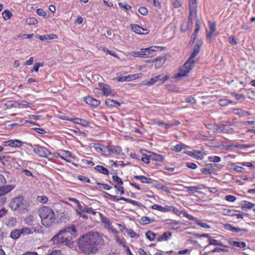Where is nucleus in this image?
<instances>
[{
	"label": "nucleus",
	"instance_id": "nucleus-1",
	"mask_svg": "<svg viewBox=\"0 0 255 255\" xmlns=\"http://www.w3.org/2000/svg\"><path fill=\"white\" fill-rule=\"evenodd\" d=\"M110 239L98 232H89L79 239V250L85 254H96L103 246L107 245Z\"/></svg>",
	"mask_w": 255,
	"mask_h": 255
},
{
	"label": "nucleus",
	"instance_id": "nucleus-2",
	"mask_svg": "<svg viewBox=\"0 0 255 255\" xmlns=\"http://www.w3.org/2000/svg\"><path fill=\"white\" fill-rule=\"evenodd\" d=\"M76 232V230L74 226L66 227L59 231L51 241L57 245H64L72 248L74 244L73 236H75Z\"/></svg>",
	"mask_w": 255,
	"mask_h": 255
},
{
	"label": "nucleus",
	"instance_id": "nucleus-3",
	"mask_svg": "<svg viewBox=\"0 0 255 255\" xmlns=\"http://www.w3.org/2000/svg\"><path fill=\"white\" fill-rule=\"evenodd\" d=\"M39 215L42 225L45 227H50L55 222V214L49 207H43L39 210Z\"/></svg>",
	"mask_w": 255,
	"mask_h": 255
},
{
	"label": "nucleus",
	"instance_id": "nucleus-4",
	"mask_svg": "<svg viewBox=\"0 0 255 255\" xmlns=\"http://www.w3.org/2000/svg\"><path fill=\"white\" fill-rule=\"evenodd\" d=\"M194 66L195 61L194 59L189 58L181 68L179 72L175 76V78L179 79L181 77L187 76Z\"/></svg>",
	"mask_w": 255,
	"mask_h": 255
},
{
	"label": "nucleus",
	"instance_id": "nucleus-5",
	"mask_svg": "<svg viewBox=\"0 0 255 255\" xmlns=\"http://www.w3.org/2000/svg\"><path fill=\"white\" fill-rule=\"evenodd\" d=\"M9 207L12 210L16 211L17 210H22L25 208L23 203V199L21 196L17 197L14 198L9 204Z\"/></svg>",
	"mask_w": 255,
	"mask_h": 255
},
{
	"label": "nucleus",
	"instance_id": "nucleus-6",
	"mask_svg": "<svg viewBox=\"0 0 255 255\" xmlns=\"http://www.w3.org/2000/svg\"><path fill=\"white\" fill-rule=\"evenodd\" d=\"M33 151L35 153L43 157H47V155L50 153L46 148L40 146L35 147Z\"/></svg>",
	"mask_w": 255,
	"mask_h": 255
},
{
	"label": "nucleus",
	"instance_id": "nucleus-7",
	"mask_svg": "<svg viewBox=\"0 0 255 255\" xmlns=\"http://www.w3.org/2000/svg\"><path fill=\"white\" fill-rule=\"evenodd\" d=\"M165 226L171 229H178L181 228L182 223L176 221H171L165 223Z\"/></svg>",
	"mask_w": 255,
	"mask_h": 255
},
{
	"label": "nucleus",
	"instance_id": "nucleus-8",
	"mask_svg": "<svg viewBox=\"0 0 255 255\" xmlns=\"http://www.w3.org/2000/svg\"><path fill=\"white\" fill-rule=\"evenodd\" d=\"M202 42L198 40L195 44L193 48V52L192 53L190 59H194V57L199 53Z\"/></svg>",
	"mask_w": 255,
	"mask_h": 255
},
{
	"label": "nucleus",
	"instance_id": "nucleus-9",
	"mask_svg": "<svg viewBox=\"0 0 255 255\" xmlns=\"http://www.w3.org/2000/svg\"><path fill=\"white\" fill-rule=\"evenodd\" d=\"M85 102L88 105H91L93 107H97L100 104V102L99 101L92 98L90 96H88L85 98Z\"/></svg>",
	"mask_w": 255,
	"mask_h": 255
},
{
	"label": "nucleus",
	"instance_id": "nucleus-10",
	"mask_svg": "<svg viewBox=\"0 0 255 255\" xmlns=\"http://www.w3.org/2000/svg\"><path fill=\"white\" fill-rule=\"evenodd\" d=\"M205 127L207 128L211 129L214 132H223L224 129L217 125L206 124Z\"/></svg>",
	"mask_w": 255,
	"mask_h": 255
},
{
	"label": "nucleus",
	"instance_id": "nucleus-11",
	"mask_svg": "<svg viewBox=\"0 0 255 255\" xmlns=\"http://www.w3.org/2000/svg\"><path fill=\"white\" fill-rule=\"evenodd\" d=\"M100 215L102 222L105 224V227L109 230H113V227L111 225V223L110 220L107 217H104L101 214L98 213Z\"/></svg>",
	"mask_w": 255,
	"mask_h": 255
},
{
	"label": "nucleus",
	"instance_id": "nucleus-12",
	"mask_svg": "<svg viewBox=\"0 0 255 255\" xmlns=\"http://www.w3.org/2000/svg\"><path fill=\"white\" fill-rule=\"evenodd\" d=\"M165 57H158L155 59V68L156 69L160 68L166 61Z\"/></svg>",
	"mask_w": 255,
	"mask_h": 255
},
{
	"label": "nucleus",
	"instance_id": "nucleus-13",
	"mask_svg": "<svg viewBox=\"0 0 255 255\" xmlns=\"http://www.w3.org/2000/svg\"><path fill=\"white\" fill-rule=\"evenodd\" d=\"M190 7V13L191 15L192 13H194L196 14L197 10V0H191L189 3Z\"/></svg>",
	"mask_w": 255,
	"mask_h": 255
},
{
	"label": "nucleus",
	"instance_id": "nucleus-14",
	"mask_svg": "<svg viewBox=\"0 0 255 255\" xmlns=\"http://www.w3.org/2000/svg\"><path fill=\"white\" fill-rule=\"evenodd\" d=\"M13 188V186L11 185H6L5 186H2L0 188V196L4 195L9 191H10Z\"/></svg>",
	"mask_w": 255,
	"mask_h": 255
},
{
	"label": "nucleus",
	"instance_id": "nucleus-15",
	"mask_svg": "<svg viewBox=\"0 0 255 255\" xmlns=\"http://www.w3.org/2000/svg\"><path fill=\"white\" fill-rule=\"evenodd\" d=\"M57 37V36L56 34H51L47 35H38L37 36V38L39 39L41 41L56 39Z\"/></svg>",
	"mask_w": 255,
	"mask_h": 255
},
{
	"label": "nucleus",
	"instance_id": "nucleus-16",
	"mask_svg": "<svg viewBox=\"0 0 255 255\" xmlns=\"http://www.w3.org/2000/svg\"><path fill=\"white\" fill-rule=\"evenodd\" d=\"M149 157L152 160L158 162H162L164 159L162 155L155 153H152V154L150 155Z\"/></svg>",
	"mask_w": 255,
	"mask_h": 255
},
{
	"label": "nucleus",
	"instance_id": "nucleus-17",
	"mask_svg": "<svg viewBox=\"0 0 255 255\" xmlns=\"http://www.w3.org/2000/svg\"><path fill=\"white\" fill-rule=\"evenodd\" d=\"M134 178L137 179H138L141 181L142 183H149L150 184L152 183V179L150 178H147L144 176H134Z\"/></svg>",
	"mask_w": 255,
	"mask_h": 255
},
{
	"label": "nucleus",
	"instance_id": "nucleus-18",
	"mask_svg": "<svg viewBox=\"0 0 255 255\" xmlns=\"http://www.w3.org/2000/svg\"><path fill=\"white\" fill-rule=\"evenodd\" d=\"M250 147L249 145L240 144V154L246 155L247 153H251L248 148Z\"/></svg>",
	"mask_w": 255,
	"mask_h": 255
},
{
	"label": "nucleus",
	"instance_id": "nucleus-19",
	"mask_svg": "<svg viewBox=\"0 0 255 255\" xmlns=\"http://www.w3.org/2000/svg\"><path fill=\"white\" fill-rule=\"evenodd\" d=\"M95 187L99 189H104L106 190H109L111 188L108 184H102L99 182H96L94 185Z\"/></svg>",
	"mask_w": 255,
	"mask_h": 255
},
{
	"label": "nucleus",
	"instance_id": "nucleus-20",
	"mask_svg": "<svg viewBox=\"0 0 255 255\" xmlns=\"http://www.w3.org/2000/svg\"><path fill=\"white\" fill-rule=\"evenodd\" d=\"M120 199L121 200L125 201L128 203L132 204V205H137L138 207H141L142 206L141 203H140L136 201H134V200H131L130 199H128V198H126L122 197L120 198Z\"/></svg>",
	"mask_w": 255,
	"mask_h": 255
},
{
	"label": "nucleus",
	"instance_id": "nucleus-21",
	"mask_svg": "<svg viewBox=\"0 0 255 255\" xmlns=\"http://www.w3.org/2000/svg\"><path fill=\"white\" fill-rule=\"evenodd\" d=\"M21 235L20 229H15L12 231L10 234V237L13 239H18Z\"/></svg>",
	"mask_w": 255,
	"mask_h": 255
},
{
	"label": "nucleus",
	"instance_id": "nucleus-22",
	"mask_svg": "<svg viewBox=\"0 0 255 255\" xmlns=\"http://www.w3.org/2000/svg\"><path fill=\"white\" fill-rule=\"evenodd\" d=\"M16 223V221L15 218L12 217L8 218L5 221V224L9 227H13L15 225Z\"/></svg>",
	"mask_w": 255,
	"mask_h": 255
},
{
	"label": "nucleus",
	"instance_id": "nucleus-23",
	"mask_svg": "<svg viewBox=\"0 0 255 255\" xmlns=\"http://www.w3.org/2000/svg\"><path fill=\"white\" fill-rule=\"evenodd\" d=\"M172 236V233L170 232H165L160 237L157 239L158 241H162L163 240L167 241L169 237Z\"/></svg>",
	"mask_w": 255,
	"mask_h": 255
},
{
	"label": "nucleus",
	"instance_id": "nucleus-24",
	"mask_svg": "<svg viewBox=\"0 0 255 255\" xmlns=\"http://www.w3.org/2000/svg\"><path fill=\"white\" fill-rule=\"evenodd\" d=\"M95 169L98 171L99 172L102 173L103 174H104L105 175L109 174V171L108 169L102 166L97 165L95 167Z\"/></svg>",
	"mask_w": 255,
	"mask_h": 255
},
{
	"label": "nucleus",
	"instance_id": "nucleus-25",
	"mask_svg": "<svg viewBox=\"0 0 255 255\" xmlns=\"http://www.w3.org/2000/svg\"><path fill=\"white\" fill-rule=\"evenodd\" d=\"M101 90H102V92L105 95H110L111 94V88L107 85H104V86L102 88Z\"/></svg>",
	"mask_w": 255,
	"mask_h": 255
},
{
	"label": "nucleus",
	"instance_id": "nucleus-26",
	"mask_svg": "<svg viewBox=\"0 0 255 255\" xmlns=\"http://www.w3.org/2000/svg\"><path fill=\"white\" fill-rule=\"evenodd\" d=\"M22 144V142L18 140H10V146L11 147H20Z\"/></svg>",
	"mask_w": 255,
	"mask_h": 255
},
{
	"label": "nucleus",
	"instance_id": "nucleus-27",
	"mask_svg": "<svg viewBox=\"0 0 255 255\" xmlns=\"http://www.w3.org/2000/svg\"><path fill=\"white\" fill-rule=\"evenodd\" d=\"M2 15V17L4 19L8 20L11 18V17L12 16V14L9 10H5L3 12Z\"/></svg>",
	"mask_w": 255,
	"mask_h": 255
},
{
	"label": "nucleus",
	"instance_id": "nucleus-28",
	"mask_svg": "<svg viewBox=\"0 0 255 255\" xmlns=\"http://www.w3.org/2000/svg\"><path fill=\"white\" fill-rule=\"evenodd\" d=\"M245 202L246 203V204L245 205H243V206L242 207V209L245 211H246L247 209H248L253 208L255 205L254 204H253L250 202L245 201Z\"/></svg>",
	"mask_w": 255,
	"mask_h": 255
},
{
	"label": "nucleus",
	"instance_id": "nucleus-29",
	"mask_svg": "<svg viewBox=\"0 0 255 255\" xmlns=\"http://www.w3.org/2000/svg\"><path fill=\"white\" fill-rule=\"evenodd\" d=\"M156 234L153 233L150 231H148L146 233V238L151 241H152L154 240Z\"/></svg>",
	"mask_w": 255,
	"mask_h": 255
},
{
	"label": "nucleus",
	"instance_id": "nucleus-30",
	"mask_svg": "<svg viewBox=\"0 0 255 255\" xmlns=\"http://www.w3.org/2000/svg\"><path fill=\"white\" fill-rule=\"evenodd\" d=\"M25 22L28 25H34L36 24L38 21L34 17H29L26 19Z\"/></svg>",
	"mask_w": 255,
	"mask_h": 255
},
{
	"label": "nucleus",
	"instance_id": "nucleus-31",
	"mask_svg": "<svg viewBox=\"0 0 255 255\" xmlns=\"http://www.w3.org/2000/svg\"><path fill=\"white\" fill-rule=\"evenodd\" d=\"M20 231L21 235H22L23 236H26L32 234L31 230L30 229L27 228L20 229Z\"/></svg>",
	"mask_w": 255,
	"mask_h": 255
},
{
	"label": "nucleus",
	"instance_id": "nucleus-32",
	"mask_svg": "<svg viewBox=\"0 0 255 255\" xmlns=\"http://www.w3.org/2000/svg\"><path fill=\"white\" fill-rule=\"evenodd\" d=\"M153 221V220H151L149 218L144 216L141 218L140 223L143 224H147L151 223Z\"/></svg>",
	"mask_w": 255,
	"mask_h": 255
},
{
	"label": "nucleus",
	"instance_id": "nucleus-33",
	"mask_svg": "<svg viewBox=\"0 0 255 255\" xmlns=\"http://www.w3.org/2000/svg\"><path fill=\"white\" fill-rule=\"evenodd\" d=\"M155 48H158L160 49L161 50H162L165 49V47L161 46H150L148 48H145V50L147 51L149 55L150 54V51H154L155 50Z\"/></svg>",
	"mask_w": 255,
	"mask_h": 255
},
{
	"label": "nucleus",
	"instance_id": "nucleus-34",
	"mask_svg": "<svg viewBox=\"0 0 255 255\" xmlns=\"http://www.w3.org/2000/svg\"><path fill=\"white\" fill-rule=\"evenodd\" d=\"M186 153L190 156H193L196 159H201L202 157L199 155L200 152L198 153H195L192 151H187Z\"/></svg>",
	"mask_w": 255,
	"mask_h": 255
},
{
	"label": "nucleus",
	"instance_id": "nucleus-35",
	"mask_svg": "<svg viewBox=\"0 0 255 255\" xmlns=\"http://www.w3.org/2000/svg\"><path fill=\"white\" fill-rule=\"evenodd\" d=\"M186 189H187V191L189 192H191L189 193V194H191V193H193L194 192H197V190L199 189V187L196 186H190V187H185Z\"/></svg>",
	"mask_w": 255,
	"mask_h": 255
},
{
	"label": "nucleus",
	"instance_id": "nucleus-36",
	"mask_svg": "<svg viewBox=\"0 0 255 255\" xmlns=\"http://www.w3.org/2000/svg\"><path fill=\"white\" fill-rule=\"evenodd\" d=\"M77 208H76V209H78L79 211H80L81 212H85V209H86V208L87 207V206L86 205H85L84 204H80V202H79L77 204Z\"/></svg>",
	"mask_w": 255,
	"mask_h": 255
},
{
	"label": "nucleus",
	"instance_id": "nucleus-37",
	"mask_svg": "<svg viewBox=\"0 0 255 255\" xmlns=\"http://www.w3.org/2000/svg\"><path fill=\"white\" fill-rule=\"evenodd\" d=\"M169 78V76L166 75L164 77H162L161 75H158L155 77H154V78L156 80V82H157L158 80H163V81H165L167 80Z\"/></svg>",
	"mask_w": 255,
	"mask_h": 255
},
{
	"label": "nucleus",
	"instance_id": "nucleus-38",
	"mask_svg": "<svg viewBox=\"0 0 255 255\" xmlns=\"http://www.w3.org/2000/svg\"><path fill=\"white\" fill-rule=\"evenodd\" d=\"M37 201L41 203H46L48 201V198L46 196H38Z\"/></svg>",
	"mask_w": 255,
	"mask_h": 255
},
{
	"label": "nucleus",
	"instance_id": "nucleus-39",
	"mask_svg": "<svg viewBox=\"0 0 255 255\" xmlns=\"http://www.w3.org/2000/svg\"><path fill=\"white\" fill-rule=\"evenodd\" d=\"M148 54L145 49H142L139 51V57H148Z\"/></svg>",
	"mask_w": 255,
	"mask_h": 255
},
{
	"label": "nucleus",
	"instance_id": "nucleus-40",
	"mask_svg": "<svg viewBox=\"0 0 255 255\" xmlns=\"http://www.w3.org/2000/svg\"><path fill=\"white\" fill-rule=\"evenodd\" d=\"M106 148L108 150V153L107 154H105L106 155H109L112 153H114V150L115 149V146H114L113 145H109L106 146Z\"/></svg>",
	"mask_w": 255,
	"mask_h": 255
},
{
	"label": "nucleus",
	"instance_id": "nucleus-41",
	"mask_svg": "<svg viewBox=\"0 0 255 255\" xmlns=\"http://www.w3.org/2000/svg\"><path fill=\"white\" fill-rule=\"evenodd\" d=\"M132 30L136 33L139 34L141 33V27L139 26L138 25L135 24L132 26Z\"/></svg>",
	"mask_w": 255,
	"mask_h": 255
},
{
	"label": "nucleus",
	"instance_id": "nucleus-42",
	"mask_svg": "<svg viewBox=\"0 0 255 255\" xmlns=\"http://www.w3.org/2000/svg\"><path fill=\"white\" fill-rule=\"evenodd\" d=\"M232 103H233L232 101H229L228 100H226V99L221 100L219 101V104L221 106H226L228 105V104Z\"/></svg>",
	"mask_w": 255,
	"mask_h": 255
},
{
	"label": "nucleus",
	"instance_id": "nucleus-43",
	"mask_svg": "<svg viewBox=\"0 0 255 255\" xmlns=\"http://www.w3.org/2000/svg\"><path fill=\"white\" fill-rule=\"evenodd\" d=\"M138 12L143 15H145L148 13L147 9L144 7H140L138 9Z\"/></svg>",
	"mask_w": 255,
	"mask_h": 255
},
{
	"label": "nucleus",
	"instance_id": "nucleus-44",
	"mask_svg": "<svg viewBox=\"0 0 255 255\" xmlns=\"http://www.w3.org/2000/svg\"><path fill=\"white\" fill-rule=\"evenodd\" d=\"M184 148V145L182 144H177L174 147L173 150L176 152L180 151Z\"/></svg>",
	"mask_w": 255,
	"mask_h": 255
},
{
	"label": "nucleus",
	"instance_id": "nucleus-45",
	"mask_svg": "<svg viewBox=\"0 0 255 255\" xmlns=\"http://www.w3.org/2000/svg\"><path fill=\"white\" fill-rule=\"evenodd\" d=\"M209 159L210 161H212L214 162H218L221 160L220 157L219 156H212V157L210 156L209 157Z\"/></svg>",
	"mask_w": 255,
	"mask_h": 255
},
{
	"label": "nucleus",
	"instance_id": "nucleus-46",
	"mask_svg": "<svg viewBox=\"0 0 255 255\" xmlns=\"http://www.w3.org/2000/svg\"><path fill=\"white\" fill-rule=\"evenodd\" d=\"M102 49H103V50L104 52H106V53H108L109 54H110V55H112V56H114V57H118V55H117V54H116V53H113L112 51H110V50H108V49H107L106 47H103V48H102Z\"/></svg>",
	"mask_w": 255,
	"mask_h": 255
},
{
	"label": "nucleus",
	"instance_id": "nucleus-47",
	"mask_svg": "<svg viewBox=\"0 0 255 255\" xmlns=\"http://www.w3.org/2000/svg\"><path fill=\"white\" fill-rule=\"evenodd\" d=\"M105 103L107 106L112 107L113 106V104H114V103H115V101L108 99L105 101Z\"/></svg>",
	"mask_w": 255,
	"mask_h": 255
},
{
	"label": "nucleus",
	"instance_id": "nucleus-48",
	"mask_svg": "<svg viewBox=\"0 0 255 255\" xmlns=\"http://www.w3.org/2000/svg\"><path fill=\"white\" fill-rule=\"evenodd\" d=\"M113 179L114 181L117 182L119 184L122 185L123 184L122 179L118 176H113Z\"/></svg>",
	"mask_w": 255,
	"mask_h": 255
},
{
	"label": "nucleus",
	"instance_id": "nucleus-49",
	"mask_svg": "<svg viewBox=\"0 0 255 255\" xmlns=\"http://www.w3.org/2000/svg\"><path fill=\"white\" fill-rule=\"evenodd\" d=\"M78 179L84 182L89 183L90 182V179L88 177L84 176H79Z\"/></svg>",
	"mask_w": 255,
	"mask_h": 255
},
{
	"label": "nucleus",
	"instance_id": "nucleus-50",
	"mask_svg": "<svg viewBox=\"0 0 255 255\" xmlns=\"http://www.w3.org/2000/svg\"><path fill=\"white\" fill-rule=\"evenodd\" d=\"M85 212H86L89 214H92L93 215H96V214L97 213V212L96 211H94L92 208L88 207L87 206L86 208Z\"/></svg>",
	"mask_w": 255,
	"mask_h": 255
},
{
	"label": "nucleus",
	"instance_id": "nucleus-51",
	"mask_svg": "<svg viewBox=\"0 0 255 255\" xmlns=\"http://www.w3.org/2000/svg\"><path fill=\"white\" fill-rule=\"evenodd\" d=\"M209 28L210 31L215 32L216 30V23L215 22H209Z\"/></svg>",
	"mask_w": 255,
	"mask_h": 255
},
{
	"label": "nucleus",
	"instance_id": "nucleus-52",
	"mask_svg": "<svg viewBox=\"0 0 255 255\" xmlns=\"http://www.w3.org/2000/svg\"><path fill=\"white\" fill-rule=\"evenodd\" d=\"M185 101H186V102L187 103H192V104H193L196 103V100L195 99V98H194L193 97L187 98L185 99Z\"/></svg>",
	"mask_w": 255,
	"mask_h": 255
},
{
	"label": "nucleus",
	"instance_id": "nucleus-53",
	"mask_svg": "<svg viewBox=\"0 0 255 255\" xmlns=\"http://www.w3.org/2000/svg\"><path fill=\"white\" fill-rule=\"evenodd\" d=\"M197 224L198 226L204 228L209 229L210 228V227L208 225H207L206 223H202L200 221H197Z\"/></svg>",
	"mask_w": 255,
	"mask_h": 255
},
{
	"label": "nucleus",
	"instance_id": "nucleus-54",
	"mask_svg": "<svg viewBox=\"0 0 255 255\" xmlns=\"http://www.w3.org/2000/svg\"><path fill=\"white\" fill-rule=\"evenodd\" d=\"M186 166L191 169H196L197 167V166L195 163L192 162L187 163Z\"/></svg>",
	"mask_w": 255,
	"mask_h": 255
},
{
	"label": "nucleus",
	"instance_id": "nucleus-55",
	"mask_svg": "<svg viewBox=\"0 0 255 255\" xmlns=\"http://www.w3.org/2000/svg\"><path fill=\"white\" fill-rule=\"evenodd\" d=\"M209 243L210 245H220V244L217 240L212 239L211 238L209 239Z\"/></svg>",
	"mask_w": 255,
	"mask_h": 255
},
{
	"label": "nucleus",
	"instance_id": "nucleus-56",
	"mask_svg": "<svg viewBox=\"0 0 255 255\" xmlns=\"http://www.w3.org/2000/svg\"><path fill=\"white\" fill-rule=\"evenodd\" d=\"M37 13L39 15L46 17V12H44V10L41 8L38 9L37 10Z\"/></svg>",
	"mask_w": 255,
	"mask_h": 255
},
{
	"label": "nucleus",
	"instance_id": "nucleus-57",
	"mask_svg": "<svg viewBox=\"0 0 255 255\" xmlns=\"http://www.w3.org/2000/svg\"><path fill=\"white\" fill-rule=\"evenodd\" d=\"M225 199L227 201H229L230 202H233L236 200V198L234 196L227 195L225 197Z\"/></svg>",
	"mask_w": 255,
	"mask_h": 255
},
{
	"label": "nucleus",
	"instance_id": "nucleus-58",
	"mask_svg": "<svg viewBox=\"0 0 255 255\" xmlns=\"http://www.w3.org/2000/svg\"><path fill=\"white\" fill-rule=\"evenodd\" d=\"M173 5L175 8H178L181 5V3L179 0H175L173 3Z\"/></svg>",
	"mask_w": 255,
	"mask_h": 255
},
{
	"label": "nucleus",
	"instance_id": "nucleus-59",
	"mask_svg": "<svg viewBox=\"0 0 255 255\" xmlns=\"http://www.w3.org/2000/svg\"><path fill=\"white\" fill-rule=\"evenodd\" d=\"M156 82V80L154 77L151 78L148 81H147L145 85L147 86L153 85L154 83Z\"/></svg>",
	"mask_w": 255,
	"mask_h": 255
},
{
	"label": "nucleus",
	"instance_id": "nucleus-60",
	"mask_svg": "<svg viewBox=\"0 0 255 255\" xmlns=\"http://www.w3.org/2000/svg\"><path fill=\"white\" fill-rule=\"evenodd\" d=\"M229 42L232 44H234V45L237 44V42L235 40L234 36H231L229 38Z\"/></svg>",
	"mask_w": 255,
	"mask_h": 255
},
{
	"label": "nucleus",
	"instance_id": "nucleus-61",
	"mask_svg": "<svg viewBox=\"0 0 255 255\" xmlns=\"http://www.w3.org/2000/svg\"><path fill=\"white\" fill-rule=\"evenodd\" d=\"M6 180L4 178V177L1 175L0 174V187H1L3 184L5 183Z\"/></svg>",
	"mask_w": 255,
	"mask_h": 255
},
{
	"label": "nucleus",
	"instance_id": "nucleus-62",
	"mask_svg": "<svg viewBox=\"0 0 255 255\" xmlns=\"http://www.w3.org/2000/svg\"><path fill=\"white\" fill-rule=\"evenodd\" d=\"M7 210L5 208H2L0 210V218H1L5 215Z\"/></svg>",
	"mask_w": 255,
	"mask_h": 255
},
{
	"label": "nucleus",
	"instance_id": "nucleus-63",
	"mask_svg": "<svg viewBox=\"0 0 255 255\" xmlns=\"http://www.w3.org/2000/svg\"><path fill=\"white\" fill-rule=\"evenodd\" d=\"M229 242L230 243L231 245H232L234 247H239V242L233 241L231 240H229Z\"/></svg>",
	"mask_w": 255,
	"mask_h": 255
},
{
	"label": "nucleus",
	"instance_id": "nucleus-64",
	"mask_svg": "<svg viewBox=\"0 0 255 255\" xmlns=\"http://www.w3.org/2000/svg\"><path fill=\"white\" fill-rule=\"evenodd\" d=\"M201 171L204 174H208L211 173L210 169L209 168H204L201 169Z\"/></svg>",
	"mask_w": 255,
	"mask_h": 255
}]
</instances>
